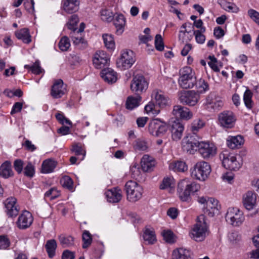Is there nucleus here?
Wrapping results in <instances>:
<instances>
[{
	"mask_svg": "<svg viewBox=\"0 0 259 259\" xmlns=\"http://www.w3.org/2000/svg\"><path fill=\"white\" fill-rule=\"evenodd\" d=\"M194 136L188 137L183 141V148L190 154H193L198 151L201 156L204 159L213 157L217 152L216 147L211 143L200 141V136Z\"/></svg>",
	"mask_w": 259,
	"mask_h": 259,
	"instance_id": "f257e3e1",
	"label": "nucleus"
},
{
	"mask_svg": "<svg viewBox=\"0 0 259 259\" xmlns=\"http://www.w3.org/2000/svg\"><path fill=\"white\" fill-rule=\"evenodd\" d=\"M200 188L199 184L186 178L178 183L177 192L182 201H189L191 199V195L198 191Z\"/></svg>",
	"mask_w": 259,
	"mask_h": 259,
	"instance_id": "f03ea898",
	"label": "nucleus"
},
{
	"mask_svg": "<svg viewBox=\"0 0 259 259\" xmlns=\"http://www.w3.org/2000/svg\"><path fill=\"white\" fill-rule=\"evenodd\" d=\"M220 159L223 166L231 170H238L242 165V162L239 156L227 151H224L220 154Z\"/></svg>",
	"mask_w": 259,
	"mask_h": 259,
	"instance_id": "7ed1b4c3",
	"label": "nucleus"
},
{
	"mask_svg": "<svg viewBox=\"0 0 259 259\" xmlns=\"http://www.w3.org/2000/svg\"><path fill=\"white\" fill-rule=\"evenodd\" d=\"M195 73L190 67H184L180 70L179 84L183 89L192 88L196 82Z\"/></svg>",
	"mask_w": 259,
	"mask_h": 259,
	"instance_id": "20e7f679",
	"label": "nucleus"
},
{
	"mask_svg": "<svg viewBox=\"0 0 259 259\" xmlns=\"http://www.w3.org/2000/svg\"><path fill=\"white\" fill-rule=\"evenodd\" d=\"M197 219L198 221L190 233V236L196 241H201L206 236L207 227L203 215L199 217Z\"/></svg>",
	"mask_w": 259,
	"mask_h": 259,
	"instance_id": "39448f33",
	"label": "nucleus"
},
{
	"mask_svg": "<svg viewBox=\"0 0 259 259\" xmlns=\"http://www.w3.org/2000/svg\"><path fill=\"white\" fill-rule=\"evenodd\" d=\"M191 170L192 176L200 181H204L208 178L211 170L208 163L200 161L197 162Z\"/></svg>",
	"mask_w": 259,
	"mask_h": 259,
	"instance_id": "423d86ee",
	"label": "nucleus"
},
{
	"mask_svg": "<svg viewBox=\"0 0 259 259\" xmlns=\"http://www.w3.org/2000/svg\"><path fill=\"white\" fill-rule=\"evenodd\" d=\"M127 199L131 202H136L141 198L143 190L136 182L128 181L125 185Z\"/></svg>",
	"mask_w": 259,
	"mask_h": 259,
	"instance_id": "0eeeda50",
	"label": "nucleus"
},
{
	"mask_svg": "<svg viewBox=\"0 0 259 259\" xmlns=\"http://www.w3.org/2000/svg\"><path fill=\"white\" fill-rule=\"evenodd\" d=\"M135 61L136 56L134 52L125 50L121 52L120 58L116 61V65L121 70H125L131 68Z\"/></svg>",
	"mask_w": 259,
	"mask_h": 259,
	"instance_id": "6e6552de",
	"label": "nucleus"
},
{
	"mask_svg": "<svg viewBox=\"0 0 259 259\" xmlns=\"http://www.w3.org/2000/svg\"><path fill=\"white\" fill-rule=\"evenodd\" d=\"M225 219L228 223L234 226L241 225L244 221L243 213L236 207L229 208Z\"/></svg>",
	"mask_w": 259,
	"mask_h": 259,
	"instance_id": "1a4fd4ad",
	"label": "nucleus"
},
{
	"mask_svg": "<svg viewBox=\"0 0 259 259\" xmlns=\"http://www.w3.org/2000/svg\"><path fill=\"white\" fill-rule=\"evenodd\" d=\"M148 88V82L145 77L141 74L135 75L131 83V90L138 95L145 92Z\"/></svg>",
	"mask_w": 259,
	"mask_h": 259,
	"instance_id": "9d476101",
	"label": "nucleus"
},
{
	"mask_svg": "<svg viewBox=\"0 0 259 259\" xmlns=\"http://www.w3.org/2000/svg\"><path fill=\"white\" fill-rule=\"evenodd\" d=\"M149 132L154 136H163L167 130V126L165 122L158 118L154 119L149 124Z\"/></svg>",
	"mask_w": 259,
	"mask_h": 259,
	"instance_id": "9b49d317",
	"label": "nucleus"
},
{
	"mask_svg": "<svg viewBox=\"0 0 259 259\" xmlns=\"http://www.w3.org/2000/svg\"><path fill=\"white\" fill-rule=\"evenodd\" d=\"M109 57L106 52L98 50L93 57V63L97 69H102L107 67L109 64Z\"/></svg>",
	"mask_w": 259,
	"mask_h": 259,
	"instance_id": "f8f14e48",
	"label": "nucleus"
},
{
	"mask_svg": "<svg viewBox=\"0 0 259 259\" xmlns=\"http://www.w3.org/2000/svg\"><path fill=\"white\" fill-rule=\"evenodd\" d=\"M205 108L209 111L220 110L224 105L222 100L214 93H210L206 97L204 103Z\"/></svg>",
	"mask_w": 259,
	"mask_h": 259,
	"instance_id": "ddd939ff",
	"label": "nucleus"
},
{
	"mask_svg": "<svg viewBox=\"0 0 259 259\" xmlns=\"http://www.w3.org/2000/svg\"><path fill=\"white\" fill-rule=\"evenodd\" d=\"M219 124L223 127L232 128L234 127L236 118L234 113L230 111H224L218 115Z\"/></svg>",
	"mask_w": 259,
	"mask_h": 259,
	"instance_id": "4468645a",
	"label": "nucleus"
},
{
	"mask_svg": "<svg viewBox=\"0 0 259 259\" xmlns=\"http://www.w3.org/2000/svg\"><path fill=\"white\" fill-rule=\"evenodd\" d=\"M199 99V95L194 91L184 92L179 97L181 103L190 106H195L198 103Z\"/></svg>",
	"mask_w": 259,
	"mask_h": 259,
	"instance_id": "2eb2a0df",
	"label": "nucleus"
},
{
	"mask_svg": "<svg viewBox=\"0 0 259 259\" xmlns=\"http://www.w3.org/2000/svg\"><path fill=\"white\" fill-rule=\"evenodd\" d=\"M33 221V217L30 212L25 210L19 216L16 222L17 227L21 230L28 228Z\"/></svg>",
	"mask_w": 259,
	"mask_h": 259,
	"instance_id": "dca6fc26",
	"label": "nucleus"
},
{
	"mask_svg": "<svg viewBox=\"0 0 259 259\" xmlns=\"http://www.w3.org/2000/svg\"><path fill=\"white\" fill-rule=\"evenodd\" d=\"M220 206L219 205L218 201L214 198H208L207 200L206 206H204V213L210 217H213L219 212Z\"/></svg>",
	"mask_w": 259,
	"mask_h": 259,
	"instance_id": "f3484780",
	"label": "nucleus"
},
{
	"mask_svg": "<svg viewBox=\"0 0 259 259\" xmlns=\"http://www.w3.org/2000/svg\"><path fill=\"white\" fill-rule=\"evenodd\" d=\"M4 204L6 208L5 211L9 217H14L18 215L20 209L17 205V200L15 198L10 197L7 198L4 201Z\"/></svg>",
	"mask_w": 259,
	"mask_h": 259,
	"instance_id": "a211bd4d",
	"label": "nucleus"
},
{
	"mask_svg": "<svg viewBox=\"0 0 259 259\" xmlns=\"http://www.w3.org/2000/svg\"><path fill=\"white\" fill-rule=\"evenodd\" d=\"M172 114L177 118L185 120H190L193 117V113L189 109L181 105H175L174 106Z\"/></svg>",
	"mask_w": 259,
	"mask_h": 259,
	"instance_id": "6ab92c4d",
	"label": "nucleus"
},
{
	"mask_svg": "<svg viewBox=\"0 0 259 259\" xmlns=\"http://www.w3.org/2000/svg\"><path fill=\"white\" fill-rule=\"evenodd\" d=\"M151 98L155 104L160 108H163L168 105V98L161 90H154L151 94Z\"/></svg>",
	"mask_w": 259,
	"mask_h": 259,
	"instance_id": "aec40b11",
	"label": "nucleus"
},
{
	"mask_svg": "<svg viewBox=\"0 0 259 259\" xmlns=\"http://www.w3.org/2000/svg\"><path fill=\"white\" fill-rule=\"evenodd\" d=\"M66 88L61 79L56 80L52 85L51 95L54 99L61 98L66 92Z\"/></svg>",
	"mask_w": 259,
	"mask_h": 259,
	"instance_id": "412c9836",
	"label": "nucleus"
},
{
	"mask_svg": "<svg viewBox=\"0 0 259 259\" xmlns=\"http://www.w3.org/2000/svg\"><path fill=\"white\" fill-rule=\"evenodd\" d=\"M184 130V126L179 120L172 122L170 128L172 139L176 141L180 140L183 136Z\"/></svg>",
	"mask_w": 259,
	"mask_h": 259,
	"instance_id": "4be33fe9",
	"label": "nucleus"
},
{
	"mask_svg": "<svg viewBox=\"0 0 259 259\" xmlns=\"http://www.w3.org/2000/svg\"><path fill=\"white\" fill-rule=\"evenodd\" d=\"M121 190L117 187L107 190L105 194L108 202L117 203L121 199Z\"/></svg>",
	"mask_w": 259,
	"mask_h": 259,
	"instance_id": "5701e85b",
	"label": "nucleus"
},
{
	"mask_svg": "<svg viewBox=\"0 0 259 259\" xmlns=\"http://www.w3.org/2000/svg\"><path fill=\"white\" fill-rule=\"evenodd\" d=\"M141 165L143 170L149 172L153 170L156 165L155 159L148 155H144L141 160Z\"/></svg>",
	"mask_w": 259,
	"mask_h": 259,
	"instance_id": "b1692460",
	"label": "nucleus"
},
{
	"mask_svg": "<svg viewBox=\"0 0 259 259\" xmlns=\"http://www.w3.org/2000/svg\"><path fill=\"white\" fill-rule=\"evenodd\" d=\"M80 2L79 0H63L62 8L67 13L72 14L79 9Z\"/></svg>",
	"mask_w": 259,
	"mask_h": 259,
	"instance_id": "393cba45",
	"label": "nucleus"
},
{
	"mask_svg": "<svg viewBox=\"0 0 259 259\" xmlns=\"http://www.w3.org/2000/svg\"><path fill=\"white\" fill-rule=\"evenodd\" d=\"M256 199V194L252 191H248L243 197V205L247 210H251L255 206Z\"/></svg>",
	"mask_w": 259,
	"mask_h": 259,
	"instance_id": "a878e982",
	"label": "nucleus"
},
{
	"mask_svg": "<svg viewBox=\"0 0 259 259\" xmlns=\"http://www.w3.org/2000/svg\"><path fill=\"white\" fill-rule=\"evenodd\" d=\"M125 18L122 14H116L114 19V24L116 28V33L121 34L124 31L125 25Z\"/></svg>",
	"mask_w": 259,
	"mask_h": 259,
	"instance_id": "bb28decb",
	"label": "nucleus"
},
{
	"mask_svg": "<svg viewBox=\"0 0 259 259\" xmlns=\"http://www.w3.org/2000/svg\"><path fill=\"white\" fill-rule=\"evenodd\" d=\"M101 73L103 79L109 83H114L117 79V73L111 68L103 69Z\"/></svg>",
	"mask_w": 259,
	"mask_h": 259,
	"instance_id": "cd10ccee",
	"label": "nucleus"
},
{
	"mask_svg": "<svg viewBox=\"0 0 259 259\" xmlns=\"http://www.w3.org/2000/svg\"><path fill=\"white\" fill-rule=\"evenodd\" d=\"M204 122L200 118H197L193 120L190 126V130L192 133L187 136L183 141L186 139L188 137H190L191 136H194L197 139L196 136H198L197 135V133L204 126Z\"/></svg>",
	"mask_w": 259,
	"mask_h": 259,
	"instance_id": "c85d7f7f",
	"label": "nucleus"
},
{
	"mask_svg": "<svg viewBox=\"0 0 259 259\" xmlns=\"http://www.w3.org/2000/svg\"><path fill=\"white\" fill-rule=\"evenodd\" d=\"M243 143V138L240 135L229 137L227 140V146L232 149L239 148Z\"/></svg>",
	"mask_w": 259,
	"mask_h": 259,
	"instance_id": "c756f323",
	"label": "nucleus"
},
{
	"mask_svg": "<svg viewBox=\"0 0 259 259\" xmlns=\"http://www.w3.org/2000/svg\"><path fill=\"white\" fill-rule=\"evenodd\" d=\"M13 175L14 173L10 162L7 161L1 165L0 166V176L2 177L7 179L13 176Z\"/></svg>",
	"mask_w": 259,
	"mask_h": 259,
	"instance_id": "7c9ffc66",
	"label": "nucleus"
},
{
	"mask_svg": "<svg viewBox=\"0 0 259 259\" xmlns=\"http://www.w3.org/2000/svg\"><path fill=\"white\" fill-rule=\"evenodd\" d=\"M190 251L183 248L174 250L172 252V259H190Z\"/></svg>",
	"mask_w": 259,
	"mask_h": 259,
	"instance_id": "2f4dec72",
	"label": "nucleus"
},
{
	"mask_svg": "<svg viewBox=\"0 0 259 259\" xmlns=\"http://www.w3.org/2000/svg\"><path fill=\"white\" fill-rule=\"evenodd\" d=\"M15 35L18 39L22 40L24 43L29 44L31 41L28 28H24L16 31Z\"/></svg>",
	"mask_w": 259,
	"mask_h": 259,
	"instance_id": "473e14b6",
	"label": "nucleus"
},
{
	"mask_svg": "<svg viewBox=\"0 0 259 259\" xmlns=\"http://www.w3.org/2000/svg\"><path fill=\"white\" fill-rule=\"evenodd\" d=\"M194 85L197 90L196 92L199 95V94L205 93L209 89L208 82L202 78H200L198 80H196Z\"/></svg>",
	"mask_w": 259,
	"mask_h": 259,
	"instance_id": "72a5a7b5",
	"label": "nucleus"
},
{
	"mask_svg": "<svg viewBox=\"0 0 259 259\" xmlns=\"http://www.w3.org/2000/svg\"><path fill=\"white\" fill-rule=\"evenodd\" d=\"M141 101V97L139 95L136 97L130 96L126 101V108L132 110L139 106Z\"/></svg>",
	"mask_w": 259,
	"mask_h": 259,
	"instance_id": "f704fd0d",
	"label": "nucleus"
},
{
	"mask_svg": "<svg viewBox=\"0 0 259 259\" xmlns=\"http://www.w3.org/2000/svg\"><path fill=\"white\" fill-rule=\"evenodd\" d=\"M57 165V162L51 159H47L43 161L41 165V172L44 174L52 172Z\"/></svg>",
	"mask_w": 259,
	"mask_h": 259,
	"instance_id": "c9c22d12",
	"label": "nucleus"
},
{
	"mask_svg": "<svg viewBox=\"0 0 259 259\" xmlns=\"http://www.w3.org/2000/svg\"><path fill=\"white\" fill-rule=\"evenodd\" d=\"M70 37L74 45H81V47H85L87 46V41L82 37L81 33L76 32V30H73L70 33Z\"/></svg>",
	"mask_w": 259,
	"mask_h": 259,
	"instance_id": "e433bc0d",
	"label": "nucleus"
},
{
	"mask_svg": "<svg viewBox=\"0 0 259 259\" xmlns=\"http://www.w3.org/2000/svg\"><path fill=\"white\" fill-rule=\"evenodd\" d=\"M45 248L50 258H53L55 255L57 248V243L55 240L51 239L47 241Z\"/></svg>",
	"mask_w": 259,
	"mask_h": 259,
	"instance_id": "4c0bfd02",
	"label": "nucleus"
},
{
	"mask_svg": "<svg viewBox=\"0 0 259 259\" xmlns=\"http://www.w3.org/2000/svg\"><path fill=\"white\" fill-rule=\"evenodd\" d=\"M169 169L175 171L184 172L188 169V166L184 161H177L170 163Z\"/></svg>",
	"mask_w": 259,
	"mask_h": 259,
	"instance_id": "58836bf2",
	"label": "nucleus"
},
{
	"mask_svg": "<svg viewBox=\"0 0 259 259\" xmlns=\"http://www.w3.org/2000/svg\"><path fill=\"white\" fill-rule=\"evenodd\" d=\"M143 238L148 244H153L156 241V236L154 232L149 229H146L143 235Z\"/></svg>",
	"mask_w": 259,
	"mask_h": 259,
	"instance_id": "ea45409f",
	"label": "nucleus"
},
{
	"mask_svg": "<svg viewBox=\"0 0 259 259\" xmlns=\"http://www.w3.org/2000/svg\"><path fill=\"white\" fill-rule=\"evenodd\" d=\"M59 240L61 244L64 247H69L74 244V238L71 236L61 235L59 237Z\"/></svg>",
	"mask_w": 259,
	"mask_h": 259,
	"instance_id": "a19ab883",
	"label": "nucleus"
},
{
	"mask_svg": "<svg viewBox=\"0 0 259 259\" xmlns=\"http://www.w3.org/2000/svg\"><path fill=\"white\" fill-rule=\"evenodd\" d=\"M252 97V93L249 89H247L244 93L243 101L246 107L249 109H251L253 107Z\"/></svg>",
	"mask_w": 259,
	"mask_h": 259,
	"instance_id": "79ce46f5",
	"label": "nucleus"
},
{
	"mask_svg": "<svg viewBox=\"0 0 259 259\" xmlns=\"http://www.w3.org/2000/svg\"><path fill=\"white\" fill-rule=\"evenodd\" d=\"M24 68L30 70L33 73L35 74H40L43 69L40 66V62L38 60L36 61L32 65H25Z\"/></svg>",
	"mask_w": 259,
	"mask_h": 259,
	"instance_id": "37998d69",
	"label": "nucleus"
},
{
	"mask_svg": "<svg viewBox=\"0 0 259 259\" xmlns=\"http://www.w3.org/2000/svg\"><path fill=\"white\" fill-rule=\"evenodd\" d=\"M61 185L70 191L73 190V182L71 178L68 176H63L60 180Z\"/></svg>",
	"mask_w": 259,
	"mask_h": 259,
	"instance_id": "c03bdc74",
	"label": "nucleus"
},
{
	"mask_svg": "<svg viewBox=\"0 0 259 259\" xmlns=\"http://www.w3.org/2000/svg\"><path fill=\"white\" fill-rule=\"evenodd\" d=\"M206 31L205 28H202L201 30H193V34L195 36L196 42L200 44H203L205 40V36L203 33Z\"/></svg>",
	"mask_w": 259,
	"mask_h": 259,
	"instance_id": "a18cd8bd",
	"label": "nucleus"
},
{
	"mask_svg": "<svg viewBox=\"0 0 259 259\" xmlns=\"http://www.w3.org/2000/svg\"><path fill=\"white\" fill-rule=\"evenodd\" d=\"M102 37L105 46L107 49L111 50L114 49L115 42L112 35L104 34Z\"/></svg>",
	"mask_w": 259,
	"mask_h": 259,
	"instance_id": "49530a36",
	"label": "nucleus"
},
{
	"mask_svg": "<svg viewBox=\"0 0 259 259\" xmlns=\"http://www.w3.org/2000/svg\"><path fill=\"white\" fill-rule=\"evenodd\" d=\"M82 239L83 241L82 248H88L92 243V237L89 231L85 230L82 235Z\"/></svg>",
	"mask_w": 259,
	"mask_h": 259,
	"instance_id": "de8ad7c7",
	"label": "nucleus"
},
{
	"mask_svg": "<svg viewBox=\"0 0 259 259\" xmlns=\"http://www.w3.org/2000/svg\"><path fill=\"white\" fill-rule=\"evenodd\" d=\"M60 195V192L56 187H53L47 191L45 194V198H49L51 200L54 199Z\"/></svg>",
	"mask_w": 259,
	"mask_h": 259,
	"instance_id": "09e8293b",
	"label": "nucleus"
},
{
	"mask_svg": "<svg viewBox=\"0 0 259 259\" xmlns=\"http://www.w3.org/2000/svg\"><path fill=\"white\" fill-rule=\"evenodd\" d=\"M164 240L167 243H173L176 241V237L170 230H164L162 232Z\"/></svg>",
	"mask_w": 259,
	"mask_h": 259,
	"instance_id": "8fccbe9b",
	"label": "nucleus"
},
{
	"mask_svg": "<svg viewBox=\"0 0 259 259\" xmlns=\"http://www.w3.org/2000/svg\"><path fill=\"white\" fill-rule=\"evenodd\" d=\"M59 48L62 51H66L70 46V43L68 37L65 36L62 37L59 42Z\"/></svg>",
	"mask_w": 259,
	"mask_h": 259,
	"instance_id": "3c124183",
	"label": "nucleus"
},
{
	"mask_svg": "<svg viewBox=\"0 0 259 259\" xmlns=\"http://www.w3.org/2000/svg\"><path fill=\"white\" fill-rule=\"evenodd\" d=\"M174 187V179L171 177L164 178L160 186L161 189H165Z\"/></svg>",
	"mask_w": 259,
	"mask_h": 259,
	"instance_id": "603ef678",
	"label": "nucleus"
},
{
	"mask_svg": "<svg viewBox=\"0 0 259 259\" xmlns=\"http://www.w3.org/2000/svg\"><path fill=\"white\" fill-rule=\"evenodd\" d=\"M101 19L106 22H111L113 19V13L108 10H102L101 11Z\"/></svg>",
	"mask_w": 259,
	"mask_h": 259,
	"instance_id": "864d4df0",
	"label": "nucleus"
},
{
	"mask_svg": "<svg viewBox=\"0 0 259 259\" xmlns=\"http://www.w3.org/2000/svg\"><path fill=\"white\" fill-rule=\"evenodd\" d=\"M145 110L147 113L157 115L160 112V110L155 109V105L153 102H150L145 107Z\"/></svg>",
	"mask_w": 259,
	"mask_h": 259,
	"instance_id": "5fc2aeb1",
	"label": "nucleus"
},
{
	"mask_svg": "<svg viewBox=\"0 0 259 259\" xmlns=\"http://www.w3.org/2000/svg\"><path fill=\"white\" fill-rule=\"evenodd\" d=\"M155 46L157 50L162 51L164 49L163 39L160 34H156L155 38Z\"/></svg>",
	"mask_w": 259,
	"mask_h": 259,
	"instance_id": "6e6d98bb",
	"label": "nucleus"
},
{
	"mask_svg": "<svg viewBox=\"0 0 259 259\" xmlns=\"http://www.w3.org/2000/svg\"><path fill=\"white\" fill-rule=\"evenodd\" d=\"M72 151L77 156L81 155V157L80 158V160L84 159L85 155V152L81 146H78V145H73L72 148Z\"/></svg>",
	"mask_w": 259,
	"mask_h": 259,
	"instance_id": "4d7b16f0",
	"label": "nucleus"
},
{
	"mask_svg": "<svg viewBox=\"0 0 259 259\" xmlns=\"http://www.w3.org/2000/svg\"><path fill=\"white\" fill-rule=\"evenodd\" d=\"M34 172L35 169L34 165L31 162H28L24 168L25 175L27 177H32Z\"/></svg>",
	"mask_w": 259,
	"mask_h": 259,
	"instance_id": "13d9d810",
	"label": "nucleus"
},
{
	"mask_svg": "<svg viewBox=\"0 0 259 259\" xmlns=\"http://www.w3.org/2000/svg\"><path fill=\"white\" fill-rule=\"evenodd\" d=\"M10 245V241L6 235L0 236V249H6L8 248Z\"/></svg>",
	"mask_w": 259,
	"mask_h": 259,
	"instance_id": "bf43d9fd",
	"label": "nucleus"
},
{
	"mask_svg": "<svg viewBox=\"0 0 259 259\" xmlns=\"http://www.w3.org/2000/svg\"><path fill=\"white\" fill-rule=\"evenodd\" d=\"M247 13L249 17L259 25V13L252 9H249Z\"/></svg>",
	"mask_w": 259,
	"mask_h": 259,
	"instance_id": "052dcab7",
	"label": "nucleus"
},
{
	"mask_svg": "<svg viewBox=\"0 0 259 259\" xmlns=\"http://www.w3.org/2000/svg\"><path fill=\"white\" fill-rule=\"evenodd\" d=\"M208 58L210 60V61L208 62V65L215 72H219L220 69L217 64V59L214 56H209Z\"/></svg>",
	"mask_w": 259,
	"mask_h": 259,
	"instance_id": "680f3d73",
	"label": "nucleus"
},
{
	"mask_svg": "<svg viewBox=\"0 0 259 259\" xmlns=\"http://www.w3.org/2000/svg\"><path fill=\"white\" fill-rule=\"evenodd\" d=\"M221 6L222 8H223V9L226 11H227L228 12L231 11L233 12H235L236 7L235 5H234V4L227 2L226 1H223L221 4Z\"/></svg>",
	"mask_w": 259,
	"mask_h": 259,
	"instance_id": "e2e57ef3",
	"label": "nucleus"
},
{
	"mask_svg": "<svg viewBox=\"0 0 259 259\" xmlns=\"http://www.w3.org/2000/svg\"><path fill=\"white\" fill-rule=\"evenodd\" d=\"M135 147L137 150L145 151L148 148V144L146 141L138 139L136 141Z\"/></svg>",
	"mask_w": 259,
	"mask_h": 259,
	"instance_id": "0e129e2a",
	"label": "nucleus"
},
{
	"mask_svg": "<svg viewBox=\"0 0 259 259\" xmlns=\"http://www.w3.org/2000/svg\"><path fill=\"white\" fill-rule=\"evenodd\" d=\"M228 239L232 243H235L240 239V235L237 232H232L228 234Z\"/></svg>",
	"mask_w": 259,
	"mask_h": 259,
	"instance_id": "69168bd1",
	"label": "nucleus"
},
{
	"mask_svg": "<svg viewBox=\"0 0 259 259\" xmlns=\"http://www.w3.org/2000/svg\"><path fill=\"white\" fill-rule=\"evenodd\" d=\"M14 167L15 170L20 174L23 169V162L21 159H17L14 161Z\"/></svg>",
	"mask_w": 259,
	"mask_h": 259,
	"instance_id": "338daca9",
	"label": "nucleus"
},
{
	"mask_svg": "<svg viewBox=\"0 0 259 259\" xmlns=\"http://www.w3.org/2000/svg\"><path fill=\"white\" fill-rule=\"evenodd\" d=\"M179 211L177 208L175 207H171L169 208L167 211V214L171 219L174 220L176 219L178 215Z\"/></svg>",
	"mask_w": 259,
	"mask_h": 259,
	"instance_id": "774afa93",
	"label": "nucleus"
}]
</instances>
